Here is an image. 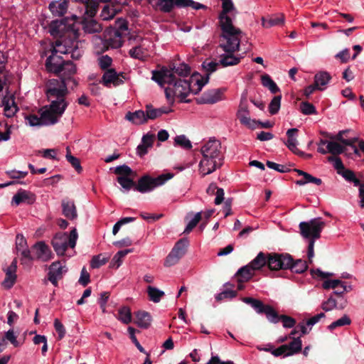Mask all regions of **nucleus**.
<instances>
[{
    "instance_id": "nucleus-38",
    "label": "nucleus",
    "mask_w": 364,
    "mask_h": 364,
    "mask_svg": "<svg viewBox=\"0 0 364 364\" xmlns=\"http://www.w3.org/2000/svg\"><path fill=\"white\" fill-rule=\"evenodd\" d=\"M284 16L282 14H279L275 16H272L269 18L262 17V26L265 28H269L272 26L282 25L284 23Z\"/></svg>"
},
{
    "instance_id": "nucleus-56",
    "label": "nucleus",
    "mask_w": 364,
    "mask_h": 364,
    "mask_svg": "<svg viewBox=\"0 0 364 364\" xmlns=\"http://www.w3.org/2000/svg\"><path fill=\"white\" fill-rule=\"evenodd\" d=\"M341 175L343 176V177L348 181L352 182L355 186H360V181L358 178H356L355 173L353 171L349 170V169H345L343 170Z\"/></svg>"
},
{
    "instance_id": "nucleus-64",
    "label": "nucleus",
    "mask_w": 364,
    "mask_h": 364,
    "mask_svg": "<svg viewBox=\"0 0 364 364\" xmlns=\"http://www.w3.org/2000/svg\"><path fill=\"white\" fill-rule=\"evenodd\" d=\"M114 173L116 174L120 175L119 176H129L132 174V170L129 166L126 164H123L119 166H117L114 168Z\"/></svg>"
},
{
    "instance_id": "nucleus-30",
    "label": "nucleus",
    "mask_w": 364,
    "mask_h": 364,
    "mask_svg": "<svg viewBox=\"0 0 364 364\" xmlns=\"http://www.w3.org/2000/svg\"><path fill=\"white\" fill-rule=\"evenodd\" d=\"M154 141V135L146 134L142 136L141 142L137 146L136 152L140 156H143L148 152V149L152 147Z\"/></svg>"
},
{
    "instance_id": "nucleus-11",
    "label": "nucleus",
    "mask_w": 364,
    "mask_h": 364,
    "mask_svg": "<svg viewBox=\"0 0 364 364\" xmlns=\"http://www.w3.org/2000/svg\"><path fill=\"white\" fill-rule=\"evenodd\" d=\"M157 6L164 13H169L174 6L179 8L191 7L195 10L205 9L204 4L193 0H158Z\"/></svg>"
},
{
    "instance_id": "nucleus-59",
    "label": "nucleus",
    "mask_w": 364,
    "mask_h": 364,
    "mask_svg": "<svg viewBox=\"0 0 364 364\" xmlns=\"http://www.w3.org/2000/svg\"><path fill=\"white\" fill-rule=\"evenodd\" d=\"M108 262L107 257H102L101 255L94 256L90 262V267L92 269H97L105 264Z\"/></svg>"
},
{
    "instance_id": "nucleus-27",
    "label": "nucleus",
    "mask_w": 364,
    "mask_h": 364,
    "mask_svg": "<svg viewBox=\"0 0 364 364\" xmlns=\"http://www.w3.org/2000/svg\"><path fill=\"white\" fill-rule=\"evenodd\" d=\"M235 52H224L219 56V63L223 67H228L237 65L243 55H235Z\"/></svg>"
},
{
    "instance_id": "nucleus-37",
    "label": "nucleus",
    "mask_w": 364,
    "mask_h": 364,
    "mask_svg": "<svg viewBox=\"0 0 364 364\" xmlns=\"http://www.w3.org/2000/svg\"><path fill=\"white\" fill-rule=\"evenodd\" d=\"M222 10L218 15V18L221 17H226L232 16L233 18L236 17L237 11L234 6L232 0H221Z\"/></svg>"
},
{
    "instance_id": "nucleus-43",
    "label": "nucleus",
    "mask_w": 364,
    "mask_h": 364,
    "mask_svg": "<svg viewBox=\"0 0 364 364\" xmlns=\"http://www.w3.org/2000/svg\"><path fill=\"white\" fill-rule=\"evenodd\" d=\"M147 294L150 301L154 303H159L165 295V293L156 287L149 286L147 287Z\"/></svg>"
},
{
    "instance_id": "nucleus-7",
    "label": "nucleus",
    "mask_w": 364,
    "mask_h": 364,
    "mask_svg": "<svg viewBox=\"0 0 364 364\" xmlns=\"http://www.w3.org/2000/svg\"><path fill=\"white\" fill-rule=\"evenodd\" d=\"M173 176V175L170 173H163L155 178L144 175L139 178L134 190L141 193L151 192L156 187L164 185Z\"/></svg>"
},
{
    "instance_id": "nucleus-16",
    "label": "nucleus",
    "mask_w": 364,
    "mask_h": 364,
    "mask_svg": "<svg viewBox=\"0 0 364 364\" xmlns=\"http://www.w3.org/2000/svg\"><path fill=\"white\" fill-rule=\"evenodd\" d=\"M237 117L240 122L250 129L257 128V120L250 118V111L248 109L247 100H241L237 112Z\"/></svg>"
},
{
    "instance_id": "nucleus-62",
    "label": "nucleus",
    "mask_w": 364,
    "mask_h": 364,
    "mask_svg": "<svg viewBox=\"0 0 364 364\" xmlns=\"http://www.w3.org/2000/svg\"><path fill=\"white\" fill-rule=\"evenodd\" d=\"M237 296V291L231 289H226L222 292L215 295V299L217 301H222L224 299H233Z\"/></svg>"
},
{
    "instance_id": "nucleus-29",
    "label": "nucleus",
    "mask_w": 364,
    "mask_h": 364,
    "mask_svg": "<svg viewBox=\"0 0 364 364\" xmlns=\"http://www.w3.org/2000/svg\"><path fill=\"white\" fill-rule=\"evenodd\" d=\"M124 119L135 125H141L147 122L146 111L141 109L135 112H127Z\"/></svg>"
},
{
    "instance_id": "nucleus-47",
    "label": "nucleus",
    "mask_w": 364,
    "mask_h": 364,
    "mask_svg": "<svg viewBox=\"0 0 364 364\" xmlns=\"http://www.w3.org/2000/svg\"><path fill=\"white\" fill-rule=\"evenodd\" d=\"M309 183H313L319 186L322 183V181L321 178H316L306 172L303 176V178L296 181V183L299 186H304Z\"/></svg>"
},
{
    "instance_id": "nucleus-55",
    "label": "nucleus",
    "mask_w": 364,
    "mask_h": 364,
    "mask_svg": "<svg viewBox=\"0 0 364 364\" xmlns=\"http://www.w3.org/2000/svg\"><path fill=\"white\" fill-rule=\"evenodd\" d=\"M351 323L350 318L347 316L344 315L341 318L332 322L328 326V328L330 331L335 329L337 327L348 326Z\"/></svg>"
},
{
    "instance_id": "nucleus-13",
    "label": "nucleus",
    "mask_w": 364,
    "mask_h": 364,
    "mask_svg": "<svg viewBox=\"0 0 364 364\" xmlns=\"http://www.w3.org/2000/svg\"><path fill=\"white\" fill-rule=\"evenodd\" d=\"M291 260L289 254L267 253V267L272 271L288 269Z\"/></svg>"
},
{
    "instance_id": "nucleus-45",
    "label": "nucleus",
    "mask_w": 364,
    "mask_h": 364,
    "mask_svg": "<svg viewBox=\"0 0 364 364\" xmlns=\"http://www.w3.org/2000/svg\"><path fill=\"white\" fill-rule=\"evenodd\" d=\"M117 318L124 324H128L132 321V314L129 307L123 306L118 311Z\"/></svg>"
},
{
    "instance_id": "nucleus-23",
    "label": "nucleus",
    "mask_w": 364,
    "mask_h": 364,
    "mask_svg": "<svg viewBox=\"0 0 364 364\" xmlns=\"http://www.w3.org/2000/svg\"><path fill=\"white\" fill-rule=\"evenodd\" d=\"M223 91L221 89H212L205 92L197 99L198 104H214L223 99Z\"/></svg>"
},
{
    "instance_id": "nucleus-6",
    "label": "nucleus",
    "mask_w": 364,
    "mask_h": 364,
    "mask_svg": "<svg viewBox=\"0 0 364 364\" xmlns=\"http://www.w3.org/2000/svg\"><path fill=\"white\" fill-rule=\"evenodd\" d=\"M78 235L76 229L72 230L69 234L57 233L51 241L52 246L58 256L65 255L68 247L74 248L76 245Z\"/></svg>"
},
{
    "instance_id": "nucleus-1",
    "label": "nucleus",
    "mask_w": 364,
    "mask_h": 364,
    "mask_svg": "<svg viewBox=\"0 0 364 364\" xmlns=\"http://www.w3.org/2000/svg\"><path fill=\"white\" fill-rule=\"evenodd\" d=\"M76 18V15H73L72 18H65L50 24L51 35L58 36L59 39L56 40L46 61V70L50 73H60L65 60L58 53L70 54L75 60H78L83 53L82 42L77 41L80 24L75 21Z\"/></svg>"
},
{
    "instance_id": "nucleus-34",
    "label": "nucleus",
    "mask_w": 364,
    "mask_h": 364,
    "mask_svg": "<svg viewBox=\"0 0 364 364\" xmlns=\"http://www.w3.org/2000/svg\"><path fill=\"white\" fill-rule=\"evenodd\" d=\"M63 214L68 219L73 220L77 216L76 208L73 200L64 199L62 200Z\"/></svg>"
},
{
    "instance_id": "nucleus-31",
    "label": "nucleus",
    "mask_w": 364,
    "mask_h": 364,
    "mask_svg": "<svg viewBox=\"0 0 364 364\" xmlns=\"http://www.w3.org/2000/svg\"><path fill=\"white\" fill-rule=\"evenodd\" d=\"M255 274L254 271L247 264L237 270L235 274V279L237 283H245L250 280Z\"/></svg>"
},
{
    "instance_id": "nucleus-18",
    "label": "nucleus",
    "mask_w": 364,
    "mask_h": 364,
    "mask_svg": "<svg viewBox=\"0 0 364 364\" xmlns=\"http://www.w3.org/2000/svg\"><path fill=\"white\" fill-rule=\"evenodd\" d=\"M223 159L214 157L203 156L199 163V171L203 176H206L214 172L218 168L222 165Z\"/></svg>"
},
{
    "instance_id": "nucleus-48",
    "label": "nucleus",
    "mask_w": 364,
    "mask_h": 364,
    "mask_svg": "<svg viewBox=\"0 0 364 364\" xmlns=\"http://www.w3.org/2000/svg\"><path fill=\"white\" fill-rule=\"evenodd\" d=\"M326 151L333 155H338L344 152L345 148L336 141H328L326 146Z\"/></svg>"
},
{
    "instance_id": "nucleus-40",
    "label": "nucleus",
    "mask_w": 364,
    "mask_h": 364,
    "mask_svg": "<svg viewBox=\"0 0 364 364\" xmlns=\"http://www.w3.org/2000/svg\"><path fill=\"white\" fill-rule=\"evenodd\" d=\"M151 322V316L149 313L146 311H138L136 313V325L142 328H147Z\"/></svg>"
},
{
    "instance_id": "nucleus-20",
    "label": "nucleus",
    "mask_w": 364,
    "mask_h": 364,
    "mask_svg": "<svg viewBox=\"0 0 364 364\" xmlns=\"http://www.w3.org/2000/svg\"><path fill=\"white\" fill-rule=\"evenodd\" d=\"M348 129L342 130L340 131L336 136L327 132H321V134H322L323 136L326 138H329L330 139L337 140L341 141L343 144L350 146L353 152L356 155H359V151L356 146L355 145V143L358 141V138H351V139H344L343 136L345 134L348 132Z\"/></svg>"
},
{
    "instance_id": "nucleus-54",
    "label": "nucleus",
    "mask_w": 364,
    "mask_h": 364,
    "mask_svg": "<svg viewBox=\"0 0 364 364\" xmlns=\"http://www.w3.org/2000/svg\"><path fill=\"white\" fill-rule=\"evenodd\" d=\"M281 100L282 96L277 95L271 100L269 105V112L271 114H276L279 112L281 106Z\"/></svg>"
},
{
    "instance_id": "nucleus-44",
    "label": "nucleus",
    "mask_w": 364,
    "mask_h": 364,
    "mask_svg": "<svg viewBox=\"0 0 364 364\" xmlns=\"http://www.w3.org/2000/svg\"><path fill=\"white\" fill-rule=\"evenodd\" d=\"M308 268V265L305 260L297 259L294 261L293 259L290 262L289 267L291 272H294L297 274H301L304 272Z\"/></svg>"
},
{
    "instance_id": "nucleus-57",
    "label": "nucleus",
    "mask_w": 364,
    "mask_h": 364,
    "mask_svg": "<svg viewBox=\"0 0 364 364\" xmlns=\"http://www.w3.org/2000/svg\"><path fill=\"white\" fill-rule=\"evenodd\" d=\"M117 182L126 191H129L133 186L135 187L134 182L132 179L129 178V176H118Z\"/></svg>"
},
{
    "instance_id": "nucleus-61",
    "label": "nucleus",
    "mask_w": 364,
    "mask_h": 364,
    "mask_svg": "<svg viewBox=\"0 0 364 364\" xmlns=\"http://www.w3.org/2000/svg\"><path fill=\"white\" fill-rule=\"evenodd\" d=\"M287 347L284 345H282V346H279V348H274V349L272 348V346H269V348H264V350L271 352V353L276 357L281 356V355L288 356L287 355L288 353L287 352Z\"/></svg>"
},
{
    "instance_id": "nucleus-21",
    "label": "nucleus",
    "mask_w": 364,
    "mask_h": 364,
    "mask_svg": "<svg viewBox=\"0 0 364 364\" xmlns=\"http://www.w3.org/2000/svg\"><path fill=\"white\" fill-rule=\"evenodd\" d=\"M16 269H17V260L16 259H14L11 262V264L6 268L4 269V272H5L6 277L3 282H1V285L4 288L6 289H10L15 284L17 279L16 275Z\"/></svg>"
},
{
    "instance_id": "nucleus-46",
    "label": "nucleus",
    "mask_w": 364,
    "mask_h": 364,
    "mask_svg": "<svg viewBox=\"0 0 364 364\" xmlns=\"http://www.w3.org/2000/svg\"><path fill=\"white\" fill-rule=\"evenodd\" d=\"M132 249H127L124 250H120L117 252L115 255L113 257L112 259L111 264L112 267H115L116 268H118L122 264L123 258L129 252H132Z\"/></svg>"
},
{
    "instance_id": "nucleus-33",
    "label": "nucleus",
    "mask_w": 364,
    "mask_h": 364,
    "mask_svg": "<svg viewBox=\"0 0 364 364\" xmlns=\"http://www.w3.org/2000/svg\"><path fill=\"white\" fill-rule=\"evenodd\" d=\"M48 8L54 16H62L67 11L68 1L66 0L52 1L50 3Z\"/></svg>"
},
{
    "instance_id": "nucleus-17",
    "label": "nucleus",
    "mask_w": 364,
    "mask_h": 364,
    "mask_svg": "<svg viewBox=\"0 0 364 364\" xmlns=\"http://www.w3.org/2000/svg\"><path fill=\"white\" fill-rule=\"evenodd\" d=\"M202 156L207 158H220L223 159L221 144L218 140H209L200 149Z\"/></svg>"
},
{
    "instance_id": "nucleus-26",
    "label": "nucleus",
    "mask_w": 364,
    "mask_h": 364,
    "mask_svg": "<svg viewBox=\"0 0 364 364\" xmlns=\"http://www.w3.org/2000/svg\"><path fill=\"white\" fill-rule=\"evenodd\" d=\"M33 247L36 250L37 258L41 261L47 262L53 257L51 250L44 242L41 241L36 242Z\"/></svg>"
},
{
    "instance_id": "nucleus-51",
    "label": "nucleus",
    "mask_w": 364,
    "mask_h": 364,
    "mask_svg": "<svg viewBox=\"0 0 364 364\" xmlns=\"http://www.w3.org/2000/svg\"><path fill=\"white\" fill-rule=\"evenodd\" d=\"M174 144L184 149H191L192 144L191 141L185 135H179L175 137Z\"/></svg>"
},
{
    "instance_id": "nucleus-32",
    "label": "nucleus",
    "mask_w": 364,
    "mask_h": 364,
    "mask_svg": "<svg viewBox=\"0 0 364 364\" xmlns=\"http://www.w3.org/2000/svg\"><path fill=\"white\" fill-rule=\"evenodd\" d=\"M248 264L255 273L257 271H262L264 267L267 266V253L259 252L256 257Z\"/></svg>"
},
{
    "instance_id": "nucleus-10",
    "label": "nucleus",
    "mask_w": 364,
    "mask_h": 364,
    "mask_svg": "<svg viewBox=\"0 0 364 364\" xmlns=\"http://www.w3.org/2000/svg\"><path fill=\"white\" fill-rule=\"evenodd\" d=\"M67 108L65 104L61 107L53 103L40 109L43 126L53 125L57 123Z\"/></svg>"
},
{
    "instance_id": "nucleus-22",
    "label": "nucleus",
    "mask_w": 364,
    "mask_h": 364,
    "mask_svg": "<svg viewBox=\"0 0 364 364\" xmlns=\"http://www.w3.org/2000/svg\"><path fill=\"white\" fill-rule=\"evenodd\" d=\"M128 27L125 21H123L119 25L117 30L113 31V34L106 40L107 46L112 48H118L122 46V32L127 31Z\"/></svg>"
},
{
    "instance_id": "nucleus-53",
    "label": "nucleus",
    "mask_w": 364,
    "mask_h": 364,
    "mask_svg": "<svg viewBox=\"0 0 364 364\" xmlns=\"http://www.w3.org/2000/svg\"><path fill=\"white\" fill-rule=\"evenodd\" d=\"M202 218V212L196 213L193 218L188 223L183 233L188 234L190 233L193 229L198 225L199 221Z\"/></svg>"
},
{
    "instance_id": "nucleus-24",
    "label": "nucleus",
    "mask_w": 364,
    "mask_h": 364,
    "mask_svg": "<svg viewBox=\"0 0 364 364\" xmlns=\"http://www.w3.org/2000/svg\"><path fill=\"white\" fill-rule=\"evenodd\" d=\"M1 106L4 115L8 118L13 117L18 110L14 95H5L1 100Z\"/></svg>"
},
{
    "instance_id": "nucleus-4",
    "label": "nucleus",
    "mask_w": 364,
    "mask_h": 364,
    "mask_svg": "<svg viewBox=\"0 0 364 364\" xmlns=\"http://www.w3.org/2000/svg\"><path fill=\"white\" fill-rule=\"evenodd\" d=\"M81 4L80 12L82 14V24L85 33H95L102 31L101 25L92 18L95 16L97 3L95 0H75Z\"/></svg>"
},
{
    "instance_id": "nucleus-35",
    "label": "nucleus",
    "mask_w": 364,
    "mask_h": 364,
    "mask_svg": "<svg viewBox=\"0 0 364 364\" xmlns=\"http://www.w3.org/2000/svg\"><path fill=\"white\" fill-rule=\"evenodd\" d=\"M76 70V66L73 62L65 60L60 68V73L56 74L60 75L63 77L62 80H65L71 78L75 74Z\"/></svg>"
},
{
    "instance_id": "nucleus-3",
    "label": "nucleus",
    "mask_w": 364,
    "mask_h": 364,
    "mask_svg": "<svg viewBox=\"0 0 364 364\" xmlns=\"http://www.w3.org/2000/svg\"><path fill=\"white\" fill-rule=\"evenodd\" d=\"M232 16L218 18L220 29L219 47L224 52H237L240 50L243 32L234 26Z\"/></svg>"
},
{
    "instance_id": "nucleus-58",
    "label": "nucleus",
    "mask_w": 364,
    "mask_h": 364,
    "mask_svg": "<svg viewBox=\"0 0 364 364\" xmlns=\"http://www.w3.org/2000/svg\"><path fill=\"white\" fill-rule=\"evenodd\" d=\"M301 112L306 115L316 114V109L314 105L309 102H302L300 105Z\"/></svg>"
},
{
    "instance_id": "nucleus-52",
    "label": "nucleus",
    "mask_w": 364,
    "mask_h": 364,
    "mask_svg": "<svg viewBox=\"0 0 364 364\" xmlns=\"http://www.w3.org/2000/svg\"><path fill=\"white\" fill-rule=\"evenodd\" d=\"M26 123L31 127H42L41 117L35 114H30L25 116Z\"/></svg>"
},
{
    "instance_id": "nucleus-49",
    "label": "nucleus",
    "mask_w": 364,
    "mask_h": 364,
    "mask_svg": "<svg viewBox=\"0 0 364 364\" xmlns=\"http://www.w3.org/2000/svg\"><path fill=\"white\" fill-rule=\"evenodd\" d=\"M66 150V159L73 166V168L77 171V173H80L82 170V168L80 165V160L71 154L69 147H67Z\"/></svg>"
},
{
    "instance_id": "nucleus-28",
    "label": "nucleus",
    "mask_w": 364,
    "mask_h": 364,
    "mask_svg": "<svg viewBox=\"0 0 364 364\" xmlns=\"http://www.w3.org/2000/svg\"><path fill=\"white\" fill-rule=\"evenodd\" d=\"M146 117L147 121L149 119L154 120L164 114H168L173 111L170 107H161L159 108H154L151 104L146 105Z\"/></svg>"
},
{
    "instance_id": "nucleus-60",
    "label": "nucleus",
    "mask_w": 364,
    "mask_h": 364,
    "mask_svg": "<svg viewBox=\"0 0 364 364\" xmlns=\"http://www.w3.org/2000/svg\"><path fill=\"white\" fill-rule=\"evenodd\" d=\"M174 73L181 77H187L191 73V68L186 63H181L174 68Z\"/></svg>"
},
{
    "instance_id": "nucleus-9",
    "label": "nucleus",
    "mask_w": 364,
    "mask_h": 364,
    "mask_svg": "<svg viewBox=\"0 0 364 364\" xmlns=\"http://www.w3.org/2000/svg\"><path fill=\"white\" fill-rule=\"evenodd\" d=\"M299 230L301 236L309 240H314L321 237V233L325 227V223L321 218L310 220L308 222H301Z\"/></svg>"
},
{
    "instance_id": "nucleus-14",
    "label": "nucleus",
    "mask_w": 364,
    "mask_h": 364,
    "mask_svg": "<svg viewBox=\"0 0 364 364\" xmlns=\"http://www.w3.org/2000/svg\"><path fill=\"white\" fill-rule=\"evenodd\" d=\"M152 43L146 39H141L140 43L129 50L132 58L146 61L151 56Z\"/></svg>"
},
{
    "instance_id": "nucleus-39",
    "label": "nucleus",
    "mask_w": 364,
    "mask_h": 364,
    "mask_svg": "<svg viewBox=\"0 0 364 364\" xmlns=\"http://www.w3.org/2000/svg\"><path fill=\"white\" fill-rule=\"evenodd\" d=\"M330 74L326 71H321L314 76V83L319 90H323L331 80Z\"/></svg>"
},
{
    "instance_id": "nucleus-2",
    "label": "nucleus",
    "mask_w": 364,
    "mask_h": 364,
    "mask_svg": "<svg viewBox=\"0 0 364 364\" xmlns=\"http://www.w3.org/2000/svg\"><path fill=\"white\" fill-rule=\"evenodd\" d=\"M151 79L161 87L165 88L166 97L168 100L173 101L174 97L180 99L181 102H188L186 97L193 93L197 95L208 81V76L205 78L198 73L193 74L188 80L176 79L173 70L162 67L159 70H152Z\"/></svg>"
},
{
    "instance_id": "nucleus-42",
    "label": "nucleus",
    "mask_w": 364,
    "mask_h": 364,
    "mask_svg": "<svg viewBox=\"0 0 364 364\" xmlns=\"http://www.w3.org/2000/svg\"><path fill=\"white\" fill-rule=\"evenodd\" d=\"M284 346L287 347V355L289 356L298 353L301 351L302 347V342L299 337L294 338L291 342H290L289 344H285Z\"/></svg>"
},
{
    "instance_id": "nucleus-19",
    "label": "nucleus",
    "mask_w": 364,
    "mask_h": 364,
    "mask_svg": "<svg viewBox=\"0 0 364 364\" xmlns=\"http://www.w3.org/2000/svg\"><path fill=\"white\" fill-rule=\"evenodd\" d=\"M67 271L68 269L65 265H63L59 261L54 262L49 267L48 279L53 284V286L57 287L58 281L63 277V274Z\"/></svg>"
},
{
    "instance_id": "nucleus-15",
    "label": "nucleus",
    "mask_w": 364,
    "mask_h": 364,
    "mask_svg": "<svg viewBox=\"0 0 364 364\" xmlns=\"http://www.w3.org/2000/svg\"><path fill=\"white\" fill-rule=\"evenodd\" d=\"M125 79L124 73H117L115 69L109 68L105 70L102 76L100 83L106 87H117L124 83Z\"/></svg>"
},
{
    "instance_id": "nucleus-5",
    "label": "nucleus",
    "mask_w": 364,
    "mask_h": 364,
    "mask_svg": "<svg viewBox=\"0 0 364 364\" xmlns=\"http://www.w3.org/2000/svg\"><path fill=\"white\" fill-rule=\"evenodd\" d=\"M46 94L49 102L61 107L65 104V107H68L69 103L66 100V97L68 90L65 80L50 79L46 83Z\"/></svg>"
},
{
    "instance_id": "nucleus-41",
    "label": "nucleus",
    "mask_w": 364,
    "mask_h": 364,
    "mask_svg": "<svg viewBox=\"0 0 364 364\" xmlns=\"http://www.w3.org/2000/svg\"><path fill=\"white\" fill-rule=\"evenodd\" d=\"M261 82L262 85L268 88L272 94H276L280 91L277 85L267 74L263 75L261 77Z\"/></svg>"
},
{
    "instance_id": "nucleus-50",
    "label": "nucleus",
    "mask_w": 364,
    "mask_h": 364,
    "mask_svg": "<svg viewBox=\"0 0 364 364\" xmlns=\"http://www.w3.org/2000/svg\"><path fill=\"white\" fill-rule=\"evenodd\" d=\"M117 11L113 6L106 5L103 7L100 16L103 20L108 21L114 18Z\"/></svg>"
},
{
    "instance_id": "nucleus-25",
    "label": "nucleus",
    "mask_w": 364,
    "mask_h": 364,
    "mask_svg": "<svg viewBox=\"0 0 364 364\" xmlns=\"http://www.w3.org/2000/svg\"><path fill=\"white\" fill-rule=\"evenodd\" d=\"M298 132V129L296 128H291L287 130V136L288 139L284 142L285 145L287 148L291 151L294 154L296 155H304V152L300 151L297 148L298 141L296 139V135Z\"/></svg>"
},
{
    "instance_id": "nucleus-12",
    "label": "nucleus",
    "mask_w": 364,
    "mask_h": 364,
    "mask_svg": "<svg viewBox=\"0 0 364 364\" xmlns=\"http://www.w3.org/2000/svg\"><path fill=\"white\" fill-rule=\"evenodd\" d=\"M189 241L187 238H181L176 242L171 251L164 261L165 267H171L177 264L186 254Z\"/></svg>"
},
{
    "instance_id": "nucleus-63",
    "label": "nucleus",
    "mask_w": 364,
    "mask_h": 364,
    "mask_svg": "<svg viewBox=\"0 0 364 364\" xmlns=\"http://www.w3.org/2000/svg\"><path fill=\"white\" fill-rule=\"evenodd\" d=\"M112 63V59L107 55H102L98 58V65L102 70H107L109 69Z\"/></svg>"
},
{
    "instance_id": "nucleus-36",
    "label": "nucleus",
    "mask_w": 364,
    "mask_h": 364,
    "mask_svg": "<svg viewBox=\"0 0 364 364\" xmlns=\"http://www.w3.org/2000/svg\"><path fill=\"white\" fill-rule=\"evenodd\" d=\"M34 200L33 194L26 191H20L13 196L12 203L17 206L22 203H33Z\"/></svg>"
},
{
    "instance_id": "nucleus-8",
    "label": "nucleus",
    "mask_w": 364,
    "mask_h": 364,
    "mask_svg": "<svg viewBox=\"0 0 364 364\" xmlns=\"http://www.w3.org/2000/svg\"><path fill=\"white\" fill-rule=\"evenodd\" d=\"M242 301L250 305L257 314H265L270 323H277L280 321L281 315L272 306L265 305L262 301L252 297H243Z\"/></svg>"
}]
</instances>
